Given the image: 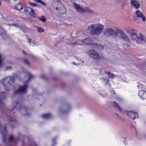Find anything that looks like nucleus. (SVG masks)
<instances>
[{
    "mask_svg": "<svg viewBox=\"0 0 146 146\" xmlns=\"http://www.w3.org/2000/svg\"><path fill=\"white\" fill-rule=\"evenodd\" d=\"M104 34L107 36L112 35L114 37H117L118 34H120L121 38L128 42L127 43H124V46L129 47L130 44V42L126 34L121 30L117 29L116 30V32H115L113 31L111 28H108L104 31Z\"/></svg>",
    "mask_w": 146,
    "mask_h": 146,
    "instance_id": "obj_1",
    "label": "nucleus"
},
{
    "mask_svg": "<svg viewBox=\"0 0 146 146\" xmlns=\"http://www.w3.org/2000/svg\"><path fill=\"white\" fill-rule=\"evenodd\" d=\"M104 26L98 24L92 25L88 27L87 30L90 31V33L92 35H99L102 32Z\"/></svg>",
    "mask_w": 146,
    "mask_h": 146,
    "instance_id": "obj_2",
    "label": "nucleus"
},
{
    "mask_svg": "<svg viewBox=\"0 0 146 146\" xmlns=\"http://www.w3.org/2000/svg\"><path fill=\"white\" fill-rule=\"evenodd\" d=\"M89 56L93 59L95 60H100L104 59L103 55H100L98 54L95 50H91L88 52Z\"/></svg>",
    "mask_w": 146,
    "mask_h": 146,
    "instance_id": "obj_3",
    "label": "nucleus"
},
{
    "mask_svg": "<svg viewBox=\"0 0 146 146\" xmlns=\"http://www.w3.org/2000/svg\"><path fill=\"white\" fill-rule=\"evenodd\" d=\"M73 4L76 9L80 13H84L86 12H87L89 13H92V11L90 10L88 7L82 8L79 5L76 3H74Z\"/></svg>",
    "mask_w": 146,
    "mask_h": 146,
    "instance_id": "obj_4",
    "label": "nucleus"
},
{
    "mask_svg": "<svg viewBox=\"0 0 146 146\" xmlns=\"http://www.w3.org/2000/svg\"><path fill=\"white\" fill-rule=\"evenodd\" d=\"M15 80V78L12 76L7 77L3 80V85L5 88H7L5 89L6 92L9 91V90L8 89V86L10 85V82L13 83L14 82Z\"/></svg>",
    "mask_w": 146,
    "mask_h": 146,
    "instance_id": "obj_5",
    "label": "nucleus"
},
{
    "mask_svg": "<svg viewBox=\"0 0 146 146\" xmlns=\"http://www.w3.org/2000/svg\"><path fill=\"white\" fill-rule=\"evenodd\" d=\"M98 39L94 37H88L82 40V42L84 44H89L93 45L94 42H96Z\"/></svg>",
    "mask_w": 146,
    "mask_h": 146,
    "instance_id": "obj_6",
    "label": "nucleus"
},
{
    "mask_svg": "<svg viewBox=\"0 0 146 146\" xmlns=\"http://www.w3.org/2000/svg\"><path fill=\"white\" fill-rule=\"evenodd\" d=\"M28 87L27 83L24 84V86H19V88L15 91L14 94H20L25 93L27 91Z\"/></svg>",
    "mask_w": 146,
    "mask_h": 146,
    "instance_id": "obj_7",
    "label": "nucleus"
},
{
    "mask_svg": "<svg viewBox=\"0 0 146 146\" xmlns=\"http://www.w3.org/2000/svg\"><path fill=\"white\" fill-rule=\"evenodd\" d=\"M126 113L131 119H138L139 118L138 113L135 111H127Z\"/></svg>",
    "mask_w": 146,
    "mask_h": 146,
    "instance_id": "obj_8",
    "label": "nucleus"
},
{
    "mask_svg": "<svg viewBox=\"0 0 146 146\" xmlns=\"http://www.w3.org/2000/svg\"><path fill=\"white\" fill-rule=\"evenodd\" d=\"M24 12L27 15H30L33 17H36L34 11L30 7H25L24 10Z\"/></svg>",
    "mask_w": 146,
    "mask_h": 146,
    "instance_id": "obj_9",
    "label": "nucleus"
},
{
    "mask_svg": "<svg viewBox=\"0 0 146 146\" xmlns=\"http://www.w3.org/2000/svg\"><path fill=\"white\" fill-rule=\"evenodd\" d=\"M139 37H138L137 35V38L136 40H137V43L139 44H142L146 42V39L144 36L141 33H139Z\"/></svg>",
    "mask_w": 146,
    "mask_h": 146,
    "instance_id": "obj_10",
    "label": "nucleus"
},
{
    "mask_svg": "<svg viewBox=\"0 0 146 146\" xmlns=\"http://www.w3.org/2000/svg\"><path fill=\"white\" fill-rule=\"evenodd\" d=\"M129 32L131 34V36L132 39L135 40L137 38V31L135 30L131 29L129 30Z\"/></svg>",
    "mask_w": 146,
    "mask_h": 146,
    "instance_id": "obj_11",
    "label": "nucleus"
},
{
    "mask_svg": "<svg viewBox=\"0 0 146 146\" xmlns=\"http://www.w3.org/2000/svg\"><path fill=\"white\" fill-rule=\"evenodd\" d=\"M136 13L137 15V17L138 18H141L143 21H145V17L143 15V13L142 12L139 10H137L136 12Z\"/></svg>",
    "mask_w": 146,
    "mask_h": 146,
    "instance_id": "obj_12",
    "label": "nucleus"
},
{
    "mask_svg": "<svg viewBox=\"0 0 146 146\" xmlns=\"http://www.w3.org/2000/svg\"><path fill=\"white\" fill-rule=\"evenodd\" d=\"M139 96L143 100L146 99V91L143 90H140L138 92Z\"/></svg>",
    "mask_w": 146,
    "mask_h": 146,
    "instance_id": "obj_13",
    "label": "nucleus"
},
{
    "mask_svg": "<svg viewBox=\"0 0 146 146\" xmlns=\"http://www.w3.org/2000/svg\"><path fill=\"white\" fill-rule=\"evenodd\" d=\"M131 3L136 9L139 8L140 6L139 3L137 1V0H131Z\"/></svg>",
    "mask_w": 146,
    "mask_h": 146,
    "instance_id": "obj_14",
    "label": "nucleus"
},
{
    "mask_svg": "<svg viewBox=\"0 0 146 146\" xmlns=\"http://www.w3.org/2000/svg\"><path fill=\"white\" fill-rule=\"evenodd\" d=\"M98 40L97 42H94L92 45V46L94 48H98L100 50L103 49L104 48V47L103 46L101 45L98 44L96 43Z\"/></svg>",
    "mask_w": 146,
    "mask_h": 146,
    "instance_id": "obj_15",
    "label": "nucleus"
},
{
    "mask_svg": "<svg viewBox=\"0 0 146 146\" xmlns=\"http://www.w3.org/2000/svg\"><path fill=\"white\" fill-rule=\"evenodd\" d=\"M41 117L44 119H50L52 117V115L50 113L42 114Z\"/></svg>",
    "mask_w": 146,
    "mask_h": 146,
    "instance_id": "obj_16",
    "label": "nucleus"
},
{
    "mask_svg": "<svg viewBox=\"0 0 146 146\" xmlns=\"http://www.w3.org/2000/svg\"><path fill=\"white\" fill-rule=\"evenodd\" d=\"M15 8L17 10L21 11L23 9V6L21 1L15 6Z\"/></svg>",
    "mask_w": 146,
    "mask_h": 146,
    "instance_id": "obj_17",
    "label": "nucleus"
},
{
    "mask_svg": "<svg viewBox=\"0 0 146 146\" xmlns=\"http://www.w3.org/2000/svg\"><path fill=\"white\" fill-rule=\"evenodd\" d=\"M113 104L115 108L117 109H118L120 112L121 111V110L120 107L118 105V104L115 101L113 102Z\"/></svg>",
    "mask_w": 146,
    "mask_h": 146,
    "instance_id": "obj_18",
    "label": "nucleus"
},
{
    "mask_svg": "<svg viewBox=\"0 0 146 146\" xmlns=\"http://www.w3.org/2000/svg\"><path fill=\"white\" fill-rule=\"evenodd\" d=\"M0 28H1L3 30V31L1 33V36L4 38L6 36V31L2 28L1 27Z\"/></svg>",
    "mask_w": 146,
    "mask_h": 146,
    "instance_id": "obj_19",
    "label": "nucleus"
},
{
    "mask_svg": "<svg viewBox=\"0 0 146 146\" xmlns=\"http://www.w3.org/2000/svg\"><path fill=\"white\" fill-rule=\"evenodd\" d=\"M66 11L65 8L63 7L61 9H60V12L62 14H64L66 12Z\"/></svg>",
    "mask_w": 146,
    "mask_h": 146,
    "instance_id": "obj_20",
    "label": "nucleus"
},
{
    "mask_svg": "<svg viewBox=\"0 0 146 146\" xmlns=\"http://www.w3.org/2000/svg\"><path fill=\"white\" fill-rule=\"evenodd\" d=\"M27 73L28 75L29 76L28 80V81H29L31 80V79L33 78L34 77V76L32 75L28 71L27 72Z\"/></svg>",
    "mask_w": 146,
    "mask_h": 146,
    "instance_id": "obj_21",
    "label": "nucleus"
},
{
    "mask_svg": "<svg viewBox=\"0 0 146 146\" xmlns=\"http://www.w3.org/2000/svg\"><path fill=\"white\" fill-rule=\"evenodd\" d=\"M39 19L42 21L43 22H45L46 20V17L44 16H42L41 17L39 18Z\"/></svg>",
    "mask_w": 146,
    "mask_h": 146,
    "instance_id": "obj_22",
    "label": "nucleus"
},
{
    "mask_svg": "<svg viewBox=\"0 0 146 146\" xmlns=\"http://www.w3.org/2000/svg\"><path fill=\"white\" fill-rule=\"evenodd\" d=\"M5 16L4 15H3L1 13H0V19L1 18L3 20H5L6 19V17L5 16L6 15V14H4ZM0 27H1V26H0Z\"/></svg>",
    "mask_w": 146,
    "mask_h": 146,
    "instance_id": "obj_23",
    "label": "nucleus"
},
{
    "mask_svg": "<svg viewBox=\"0 0 146 146\" xmlns=\"http://www.w3.org/2000/svg\"><path fill=\"white\" fill-rule=\"evenodd\" d=\"M38 32L39 33L43 32L44 31V30L41 27H39L38 28Z\"/></svg>",
    "mask_w": 146,
    "mask_h": 146,
    "instance_id": "obj_24",
    "label": "nucleus"
},
{
    "mask_svg": "<svg viewBox=\"0 0 146 146\" xmlns=\"http://www.w3.org/2000/svg\"><path fill=\"white\" fill-rule=\"evenodd\" d=\"M116 76L115 75L111 73L109 75V77L111 78H113Z\"/></svg>",
    "mask_w": 146,
    "mask_h": 146,
    "instance_id": "obj_25",
    "label": "nucleus"
},
{
    "mask_svg": "<svg viewBox=\"0 0 146 146\" xmlns=\"http://www.w3.org/2000/svg\"><path fill=\"white\" fill-rule=\"evenodd\" d=\"M24 61L25 63L28 65H30V63L29 62V61L27 60L25 58L24 59Z\"/></svg>",
    "mask_w": 146,
    "mask_h": 146,
    "instance_id": "obj_26",
    "label": "nucleus"
},
{
    "mask_svg": "<svg viewBox=\"0 0 146 146\" xmlns=\"http://www.w3.org/2000/svg\"><path fill=\"white\" fill-rule=\"evenodd\" d=\"M103 79L104 80H106V85L107 84H109L110 82V80H109L107 79V78H104Z\"/></svg>",
    "mask_w": 146,
    "mask_h": 146,
    "instance_id": "obj_27",
    "label": "nucleus"
},
{
    "mask_svg": "<svg viewBox=\"0 0 146 146\" xmlns=\"http://www.w3.org/2000/svg\"><path fill=\"white\" fill-rule=\"evenodd\" d=\"M1 94L2 98L4 99L5 96V92H1Z\"/></svg>",
    "mask_w": 146,
    "mask_h": 146,
    "instance_id": "obj_28",
    "label": "nucleus"
},
{
    "mask_svg": "<svg viewBox=\"0 0 146 146\" xmlns=\"http://www.w3.org/2000/svg\"><path fill=\"white\" fill-rule=\"evenodd\" d=\"M29 3L31 6L32 7H35L36 6V4L35 3H33L31 2H29Z\"/></svg>",
    "mask_w": 146,
    "mask_h": 146,
    "instance_id": "obj_29",
    "label": "nucleus"
},
{
    "mask_svg": "<svg viewBox=\"0 0 146 146\" xmlns=\"http://www.w3.org/2000/svg\"><path fill=\"white\" fill-rule=\"evenodd\" d=\"M3 63V60L2 59V55L0 53V65H1Z\"/></svg>",
    "mask_w": 146,
    "mask_h": 146,
    "instance_id": "obj_30",
    "label": "nucleus"
},
{
    "mask_svg": "<svg viewBox=\"0 0 146 146\" xmlns=\"http://www.w3.org/2000/svg\"><path fill=\"white\" fill-rule=\"evenodd\" d=\"M39 3L42 5H44L45 6H46V4L43 1L41 0L40 2Z\"/></svg>",
    "mask_w": 146,
    "mask_h": 146,
    "instance_id": "obj_31",
    "label": "nucleus"
},
{
    "mask_svg": "<svg viewBox=\"0 0 146 146\" xmlns=\"http://www.w3.org/2000/svg\"><path fill=\"white\" fill-rule=\"evenodd\" d=\"M30 57L32 58H33L35 60H36V57L33 54H31L30 56Z\"/></svg>",
    "mask_w": 146,
    "mask_h": 146,
    "instance_id": "obj_32",
    "label": "nucleus"
},
{
    "mask_svg": "<svg viewBox=\"0 0 146 146\" xmlns=\"http://www.w3.org/2000/svg\"><path fill=\"white\" fill-rule=\"evenodd\" d=\"M3 104V103L2 100L0 99V106L2 105Z\"/></svg>",
    "mask_w": 146,
    "mask_h": 146,
    "instance_id": "obj_33",
    "label": "nucleus"
},
{
    "mask_svg": "<svg viewBox=\"0 0 146 146\" xmlns=\"http://www.w3.org/2000/svg\"><path fill=\"white\" fill-rule=\"evenodd\" d=\"M13 139V136H11L9 138V140L10 141H12Z\"/></svg>",
    "mask_w": 146,
    "mask_h": 146,
    "instance_id": "obj_34",
    "label": "nucleus"
},
{
    "mask_svg": "<svg viewBox=\"0 0 146 146\" xmlns=\"http://www.w3.org/2000/svg\"><path fill=\"white\" fill-rule=\"evenodd\" d=\"M40 77L41 78H43V79H46V76H45L44 75H41V76H40Z\"/></svg>",
    "mask_w": 146,
    "mask_h": 146,
    "instance_id": "obj_35",
    "label": "nucleus"
},
{
    "mask_svg": "<svg viewBox=\"0 0 146 146\" xmlns=\"http://www.w3.org/2000/svg\"><path fill=\"white\" fill-rule=\"evenodd\" d=\"M41 0H34L35 2L38 3H40Z\"/></svg>",
    "mask_w": 146,
    "mask_h": 146,
    "instance_id": "obj_36",
    "label": "nucleus"
},
{
    "mask_svg": "<svg viewBox=\"0 0 146 146\" xmlns=\"http://www.w3.org/2000/svg\"><path fill=\"white\" fill-rule=\"evenodd\" d=\"M111 93L114 94H115V91L114 90H111Z\"/></svg>",
    "mask_w": 146,
    "mask_h": 146,
    "instance_id": "obj_37",
    "label": "nucleus"
},
{
    "mask_svg": "<svg viewBox=\"0 0 146 146\" xmlns=\"http://www.w3.org/2000/svg\"><path fill=\"white\" fill-rule=\"evenodd\" d=\"M12 67L11 66H7V70L10 69H11Z\"/></svg>",
    "mask_w": 146,
    "mask_h": 146,
    "instance_id": "obj_38",
    "label": "nucleus"
},
{
    "mask_svg": "<svg viewBox=\"0 0 146 146\" xmlns=\"http://www.w3.org/2000/svg\"><path fill=\"white\" fill-rule=\"evenodd\" d=\"M105 72L106 73L108 74L109 75L110 74V72H108L107 71H106Z\"/></svg>",
    "mask_w": 146,
    "mask_h": 146,
    "instance_id": "obj_39",
    "label": "nucleus"
},
{
    "mask_svg": "<svg viewBox=\"0 0 146 146\" xmlns=\"http://www.w3.org/2000/svg\"><path fill=\"white\" fill-rule=\"evenodd\" d=\"M124 3L125 5H126L127 3V1L126 0H124Z\"/></svg>",
    "mask_w": 146,
    "mask_h": 146,
    "instance_id": "obj_40",
    "label": "nucleus"
},
{
    "mask_svg": "<svg viewBox=\"0 0 146 146\" xmlns=\"http://www.w3.org/2000/svg\"><path fill=\"white\" fill-rule=\"evenodd\" d=\"M23 53L24 54H25V55H26V53L25 51H24V50L23 51Z\"/></svg>",
    "mask_w": 146,
    "mask_h": 146,
    "instance_id": "obj_41",
    "label": "nucleus"
},
{
    "mask_svg": "<svg viewBox=\"0 0 146 146\" xmlns=\"http://www.w3.org/2000/svg\"><path fill=\"white\" fill-rule=\"evenodd\" d=\"M28 40H29V42L30 43L31 42V40L30 38H29Z\"/></svg>",
    "mask_w": 146,
    "mask_h": 146,
    "instance_id": "obj_42",
    "label": "nucleus"
},
{
    "mask_svg": "<svg viewBox=\"0 0 146 146\" xmlns=\"http://www.w3.org/2000/svg\"><path fill=\"white\" fill-rule=\"evenodd\" d=\"M124 144L125 145L127 144V142H126L125 141H124Z\"/></svg>",
    "mask_w": 146,
    "mask_h": 146,
    "instance_id": "obj_43",
    "label": "nucleus"
},
{
    "mask_svg": "<svg viewBox=\"0 0 146 146\" xmlns=\"http://www.w3.org/2000/svg\"><path fill=\"white\" fill-rule=\"evenodd\" d=\"M79 43H77L76 42L73 43V45H77V44H79Z\"/></svg>",
    "mask_w": 146,
    "mask_h": 146,
    "instance_id": "obj_44",
    "label": "nucleus"
},
{
    "mask_svg": "<svg viewBox=\"0 0 146 146\" xmlns=\"http://www.w3.org/2000/svg\"><path fill=\"white\" fill-rule=\"evenodd\" d=\"M16 108V106H14V107H13V110H14V109H15Z\"/></svg>",
    "mask_w": 146,
    "mask_h": 146,
    "instance_id": "obj_45",
    "label": "nucleus"
},
{
    "mask_svg": "<svg viewBox=\"0 0 146 146\" xmlns=\"http://www.w3.org/2000/svg\"><path fill=\"white\" fill-rule=\"evenodd\" d=\"M19 104V103L18 102H16V106L17 105Z\"/></svg>",
    "mask_w": 146,
    "mask_h": 146,
    "instance_id": "obj_46",
    "label": "nucleus"
},
{
    "mask_svg": "<svg viewBox=\"0 0 146 146\" xmlns=\"http://www.w3.org/2000/svg\"><path fill=\"white\" fill-rule=\"evenodd\" d=\"M56 10H57L58 9L57 7H56Z\"/></svg>",
    "mask_w": 146,
    "mask_h": 146,
    "instance_id": "obj_47",
    "label": "nucleus"
},
{
    "mask_svg": "<svg viewBox=\"0 0 146 146\" xmlns=\"http://www.w3.org/2000/svg\"><path fill=\"white\" fill-rule=\"evenodd\" d=\"M25 111L27 112V109H25Z\"/></svg>",
    "mask_w": 146,
    "mask_h": 146,
    "instance_id": "obj_48",
    "label": "nucleus"
},
{
    "mask_svg": "<svg viewBox=\"0 0 146 146\" xmlns=\"http://www.w3.org/2000/svg\"><path fill=\"white\" fill-rule=\"evenodd\" d=\"M30 115L29 114H28V113H27V115Z\"/></svg>",
    "mask_w": 146,
    "mask_h": 146,
    "instance_id": "obj_49",
    "label": "nucleus"
},
{
    "mask_svg": "<svg viewBox=\"0 0 146 146\" xmlns=\"http://www.w3.org/2000/svg\"><path fill=\"white\" fill-rule=\"evenodd\" d=\"M12 111H13V110H10V112H12Z\"/></svg>",
    "mask_w": 146,
    "mask_h": 146,
    "instance_id": "obj_50",
    "label": "nucleus"
},
{
    "mask_svg": "<svg viewBox=\"0 0 146 146\" xmlns=\"http://www.w3.org/2000/svg\"><path fill=\"white\" fill-rule=\"evenodd\" d=\"M142 85L141 84H140L139 86H138L139 87V86H141Z\"/></svg>",
    "mask_w": 146,
    "mask_h": 146,
    "instance_id": "obj_51",
    "label": "nucleus"
},
{
    "mask_svg": "<svg viewBox=\"0 0 146 146\" xmlns=\"http://www.w3.org/2000/svg\"><path fill=\"white\" fill-rule=\"evenodd\" d=\"M53 140V142H54V139H53V140Z\"/></svg>",
    "mask_w": 146,
    "mask_h": 146,
    "instance_id": "obj_52",
    "label": "nucleus"
},
{
    "mask_svg": "<svg viewBox=\"0 0 146 146\" xmlns=\"http://www.w3.org/2000/svg\"><path fill=\"white\" fill-rule=\"evenodd\" d=\"M62 112H63V113H66V112L63 111Z\"/></svg>",
    "mask_w": 146,
    "mask_h": 146,
    "instance_id": "obj_53",
    "label": "nucleus"
},
{
    "mask_svg": "<svg viewBox=\"0 0 146 146\" xmlns=\"http://www.w3.org/2000/svg\"><path fill=\"white\" fill-rule=\"evenodd\" d=\"M3 1H7V0H3Z\"/></svg>",
    "mask_w": 146,
    "mask_h": 146,
    "instance_id": "obj_54",
    "label": "nucleus"
}]
</instances>
